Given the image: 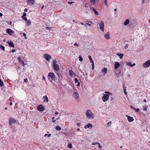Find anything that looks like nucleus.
I'll use <instances>...</instances> for the list:
<instances>
[{"mask_svg": "<svg viewBox=\"0 0 150 150\" xmlns=\"http://www.w3.org/2000/svg\"><path fill=\"white\" fill-rule=\"evenodd\" d=\"M148 107V106L147 105H145L143 107V110L146 112L147 110V109Z\"/></svg>", "mask_w": 150, "mask_h": 150, "instance_id": "27", "label": "nucleus"}, {"mask_svg": "<svg viewBox=\"0 0 150 150\" xmlns=\"http://www.w3.org/2000/svg\"><path fill=\"white\" fill-rule=\"evenodd\" d=\"M117 54L120 57V59H121L123 57L124 55L123 53L121 54L120 53H117Z\"/></svg>", "mask_w": 150, "mask_h": 150, "instance_id": "23", "label": "nucleus"}, {"mask_svg": "<svg viewBox=\"0 0 150 150\" xmlns=\"http://www.w3.org/2000/svg\"><path fill=\"white\" fill-rule=\"evenodd\" d=\"M23 35L24 36V37H25L26 36V34L25 33H23Z\"/></svg>", "mask_w": 150, "mask_h": 150, "instance_id": "60", "label": "nucleus"}, {"mask_svg": "<svg viewBox=\"0 0 150 150\" xmlns=\"http://www.w3.org/2000/svg\"><path fill=\"white\" fill-rule=\"evenodd\" d=\"M0 86H4V83L0 78Z\"/></svg>", "mask_w": 150, "mask_h": 150, "instance_id": "28", "label": "nucleus"}, {"mask_svg": "<svg viewBox=\"0 0 150 150\" xmlns=\"http://www.w3.org/2000/svg\"><path fill=\"white\" fill-rule=\"evenodd\" d=\"M3 16V14L1 13H0V16Z\"/></svg>", "mask_w": 150, "mask_h": 150, "instance_id": "61", "label": "nucleus"}, {"mask_svg": "<svg viewBox=\"0 0 150 150\" xmlns=\"http://www.w3.org/2000/svg\"><path fill=\"white\" fill-rule=\"evenodd\" d=\"M74 81H75V83H77L79 82L78 79L76 78L75 79Z\"/></svg>", "mask_w": 150, "mask_h": 150, "instance_id": "36", "label": "nucleus"}, {"mask_svg": "<svg viewBox=\"0 0 150 150\" xmlns=\"http://www.w3.org/2000/svg\"><path fill=\"white\" fill-rule=\"evenodd\" d=\"M105 38L107 39H109L110 38V33L109 32H107L106 34L104 35Z\"/></svg>", "mask_w": 150, "mask_h": 150, "instance_id": "17", "label": "nucleus"}, {"mask_svg": "<svg viewBox=\"0 0 150 150\" xmlns=\"http://www.w3.org/2000/svg\"><path fill=\"white\" fill-rule=\"evenodd\" d=\"M16 121L13 118H11L9 120V124L11 125L12 123H14Z\"/></svg>", "mask_w": 150, "mask_h": 150, "instance_id": "20", "label": "nucleus"}, {"mask_svg": "<svg viewBox=\"0 0 150 150\" xmlns=\"http://www.w3.org/2000/svg\"><path fill=\"white\" fill-rule=\"evenodd\" d=\"M100 29L102 31L104 32V23L103 21H101V22L99 24Z\"/></svg>", "mask_w": 150, "mask_h": 150, "instance_id": "6", "label": "nucleus"}, {"mask_svg": "<svg viewBox=\"0 0 150 150\" xmlns=\"http://www.w3.org/2000/svg\"><path fill=\"white\" fill-rule=\"evenodd\" d=\"M96 1V0H90L89 2L90 7L95 5Z\"/></svg>", "mask_w": 150, "mask_h": 150, "instance_id": "10", "label": "nucleus"}, {"mask_svg": "<svg viewBox=\"0 0 150 150\" xmlns=\"http://www.w3.org/2000/svg\"><path fill=\"white\" fill-rule=\"evenodd\" d=\"M120 66V64L118 62H116L115 64V69H117Z\"/></svg>", "mask_w": 150, "mask_h": 150, "instance_id": "21", "label": "nucleus"}, {"mask_svg": "<svg viewBox=\"0 0 150 150\" xmlns=\"http://www.w3.org/2000/svg\"><path fill=\"white\" fill-rule=\"evenodd\" d=\"M86 115L88 119H93L94 117V114L90 110H87Z\"/></svg>", "mask_w": 150, "mask_h": 150, "instance_id": "1", "label": "nucleus"}, {"mask_svg": "<svg viewBox=\"0 0 150 150\" xmlns=\"http://www.w3.org/2000/svg\"><path fill=\"white\" fill-rule=\"evenodd\" d=\"M10 105H12V102H11V103H10Z\"/></svg>", "mask_w": 150, "mask_h": 150, "instance_id": "64", "label": "nucleus"}, {"mask_svg": "<svg viewBox=\"0 0 150 150\" xmlns=\"http://www.w3.org/2000/svg\"><path fill=\"white\" fill-rule=\"evenodd\" d=\"M23 19L25 20V21H27L28 20H27V18L26 17H24L23 18Z\"/></svg>", "mask_w": 150, "mask_h": 150, "instance_id": "50", "label": "nucleus"}, {"mask_svg": "<svg viewBox=\"0 0 150 150\" xmlns=\"http://www.w3.org/2000/svg\"><path fill=\"white\" fill-rule=\"evenodd\" d=\"M45 107L42 104L39 105L37 108V110L39 111L42 112L44 110Z\"/></svg>", "mask_w": 150, "mask_h": 150, "instance_id": "5", "label": "nucleus"}, {"mask_svg": "<svg viewBox=\"0 0 150 150\" xmlns=\"http://www.w3.org/2000/svg\"><path fill=\"white\" fill-rule=\"evenodd\" d=\"M143 101L144 102H146V100L145 99H144L143 100Z\"/></svg>", "mask_w": 150, "mask_h": 150, "instance_id": "63", "label": "nucleus"}, {"mask_svg": "<svg viewBox=\"0 0 150 150\" xmlns=\"http://www.w3.org/2000/svg\"><path fill=\"white\" fill-rule=\"evenodd\" d=\"M104 2L105 3V5L107 6H108V4L107 3V0H104Z\"/></svg>", "mask_w": 150, "mask_h": 150, "instance_id": "37", "label": "nucleus"}, {"mask_svg": "<svg viewBox=\"0 0 150 150\" xmlns=\"http://www.w3.org/2000/svg\"><path fill=\"white\" fill-rule=\"evenodd\" d=\"M80 83L79 82L78 83V84H77V86H80Z\"/></svg>", "mask_w": 150, "mask_h": 150, "instance_id": "52", "label": "nucleus"}, {"mask_svg": "<svg viewBox=\"0 0 150 150\" xmlns=\"http://www.w3.org/2000/svg\"><path fill=\"white\" fill-rule=\"evenodd\" d=\"M53 64L54 70L56 71H58L59 70V67L57 64V61L56 59H54L53 60Z\"/></svg>", "mask_w": 150, "mask_h": 150, "instance_id": "4", "label": "nucleus"}, {"mask_svg": "<svg viewBox=\"0 0 150 150\" xmlns=\"http://www.w3.org/2000/svg\"><path fill=\"white\" fill-rule=\"evenodd\" d=\"M124 93L126 95H127V92L126 91V90L124 88Z\"/></svg>", "mask_w": 150, "mask_h": 150, "instance_id": "43", "label": "nucleus"}, {"mask_svg": "<svg viewBox=\"0 0 150 150\" xmlns=\"http://www.w3.org/2000/svg\"><path fill=\"white\" fill-rule=\"evenodd\" d=\"M27 2L28 4L33 5L35 3V0H27Z\"/></svg>", "mask_w": 150, "mask_h": 150, "instance_id": "14", "label": "nucleus"}, {"mask_svg": "<svg viewBox=\"0 0 150 150\" xmlns=\"http://www.w3.org/2000/svg\"><path fill=\"white\" fill-rule=\"evenodd\" d=\"M15 51H16V50H15V49H14V50H12V52H14Z\"/></svg>", "mask_w": 150, "mask_h": 150, "instance_id": "56", "label": "nucleus"}, {"mask_svg": "<svg viewBox=\"0 0 150 150\" xmlns=\"http://www.w3.org/2000/svg\"><path fill=\"white\" fill-rule=\"evenodd\" d=\"M142 4H143L144 3V0H142Z\"/></svg>", "mask_w": 150, "mask_h": 150, "instance_id": "53", "label": "nucleus"}, {"mask_svg": "<svg viewBox=\"0 0 150 150\" xmlns=\"http://www.w3.org/2000/svg\"><path fill=\"white\" fill-rule=\"evenodd\" d=\"M126 64L127 66H131V67L132 64L131 62H126Z\"/></svg>", "mask_w": 150, "mask_h": 150, "instance_id": "34", "label": "nucleus"}, {"mask_svg": "<svg viewBox=\"0 0 150 150\" xmlns=\"http://www.w3.org/2000/svg\"><path fill=\"white\" fill-rule=\"evenodd\" d=\"M92 125L91 124L88 123L84 126V128L86 129L88 128L91 129L92 127Z\"/></svg>", "mask_w": 150, "mask_h": 150, "instance_id": "13", "label": "nucleus"}, {"mask_svg": "<svg viewBox=\"0 0 150 150\" xmlns=\"http://www.w3.org/2000/svg\"><path fill=\"white\" fill-rule=\"evenodd\" d=\"M130 107L132 108V109H133L134 110H136V111L137 112H138L139 111V108H137L136 109L132 105H130Z\"/></svg>", "mask_w": 150, "mask_h": 150, "instance_id": "25", "label": "nucleus"}, {"mask_svg": "<svg viewBox=\"0 0 150 150\" xmlns=\"http://www.w3.org/2000/svg\"><path fill=\"white\" fill-rule=\"evenodd\" d=\"M150 65V59L148 60L144 63L143 65V67L145 68H147Z\"/></svg>", "mask_w": 150, "mask_h": 150, "instance_id": "8", "label": "nucleus"}, {"mask_svg": "<svg viewBox=\"0 0 150 150\" xmlns=\"http://www.w3.org/2000/svg\"><path fill=\"white\" fill-rule=\"evenodd\" d=\"M105 93L107 94L104 95L102 98L104 102L107 101L108 99L109 96L112 94L111 93L108 92H105Z\"/></svg>", "mask_w": 150, "mask_h": 150, "instance_id": "3", "label": "nucleus"}, {"mask_svg": "<svg viewBox=\"0 0 150 150\" xmlns=\"http://www.w3.org/2000/svg\"><path fill=\"white\" fill-rule=\"evenodd\" d=\"M129 23V19H127L124 22V24L125 25H127Z\"/></svg>", "mask_w": 150, "mask_h": 150, "instance_id": "24", "label": "nucleus"}, {"mask_svg": "<svg viewBox=\"0 0 150 150\" xmlns=\"http://www.w3.org/2000/svg\"><path fill=\"white\" fill-rule=\"evenodd\" d=\"M112 123V122L111 121H110L108 122L107 124V126L108 127L110 126L111 125Z\"/></svg>", "mask_w": 150, "mask_h": 150, "instance_id": "31", "label": "nucleus"}, {"mask_svg": "<svg viewBox=\"0 0 150 150\" xmlns=\"http://www.w3.org/2000/svg\"><path fill=\"white\" fill-rule=\"evenodd\" d=\"M21 64H22L23 66H24V64L23 61H21Z\"/></svg>", "mask_w": 150, "mask_h": 150, "instance_id": "49", "label": "nucleus"}, {"mask_svg": "<svg viewBox=\"0 0 150 150\" xmlns=\"http://www.w3.org/2000/svg\"><path fill=\"white\" fill-rule=\"evenodd\" d=\"M27 8H25V10H24V11L25 12H27Z\"/></svg>", "mask_w": 150, "mask_h": 150, "instance_id": "59", "label": "nucleus"}, {"mask_svg": "<svg viewBox=\"0 0 150 150\" xmlns=\"http://www.w3.org/2000/svg\"><path fill=\"white\" fill-rule=\"evenodd\" d=\"M107 69L106 68H104L102 70V73H103V75L105 74L107 71Z\"/></svg>", "mask_w": 150, "mask_h": 150, "instance_id": "22", "label": "nucleus"}, {"mask_svg": "<svg viewBox=\"0 0 150 150\" xmlns=\"http://www.w3.org/2000/svg\"><path fill=\"white\" fill-rule=\"evenodd\" d=\"M126 116L127 117L128 120L129 122H132L134 120V119L132 117H130L128 115H126Z\"/></svg>", "mask_w": 150, "mask_h": 150, "instance_id": "19", "label": "nucleus"}, {"mask_svg": "<svg viewBox=\"0 0 150 150\" xmlns=\"http://www.w3.org/2000/svg\"><path fill=\"white\" fill-rule=\"evenodd\" d=\"M6 32L9 35H11L14 33V32L10 29L8 28L6 30Z\"/></svg>", "mask_w": 150, "mask_h": 150, "instance_id": "12", "label": "nucleus"}, {"mask_svg": "<svg viewBox=\"0 0 150 150\" xmlns=\"http://www.w3.org/2000/svg\"><path fill=\"white\" fill-rule=\"evenodd\" d=\"M88 57L91 62H93V61L92 60V58L91 56L90 55H89Z\"/></svg>", "mask_w": 150, "mask_h": 150, "instance_id": "32", "label": "nucleus"}, {"mask_svg": "<svg viewBox=\"0 0 150 150\" xmlns=\"http://www.w3.org/2000/svg\"><path fill=\"white\" fill-rule=\"evenodd\" d=\"M51 134H49L48 135V137H50V136H51Z\"/></svg>", "mask_w": 150, "mask_h": 150, "instance_id": "62", "label": "nucleus"}, {"mask_svg": "<svg viewBox=\"0 0 150 150\" xmlns=\"http://www.w3.org/2000/svg\"><path fill=\"white\" fill-rule=\"evenodd\" d=\"M85 23H86V24H87V25H88V23H92L91 21H86Z\"/></svg>", "mask_w": 150, "mask_h": 150, "instance_id": "46", "label": "nucleus"}, {"mask_svg": "<svg viewBox=\"0 0 150 150\" xmlns=\"http://www.w3.org/2000/svg\"><path fill=\"white\" fill-rule=\"evenodd\" d=\"M69 73L70 76L71 77L76 76V74L71 70H70L69 71Z\"/></svg>", "mask_w": 150, "mask_h": 150, "instance_id": "11", "label": "nucleus"}, {"mask_svg": "<svg viewBox=\"0 0 150 150\" xmlns=\"http://www.w3.org/2000/svg\"><path fill=\"white\" fill-rule=\"evenodd\" d=\"M54 117H53L52 118V121L53 122H55L56 120H54Z\"/></svg>", "mask_w": 150, "mask_h": 150, "instance_id": "48", "label": "nucleus"}, {"mask_svg": "<svg viewBox=\"0 0 150 150\" xmlns=\"http://www.w3.org/2000/svg\"><path fill=\"white\" fill-rule=\"evenodd\" d=\"M128 44H126L125 47V49H126L128 48Z\"/></svg>", "mask_w": 150, "mask_h": 150, "instance_id": "38", "label": "nucleus"}, {"mask_svg": "<svg viewBox=\"0 0 150 150\" xmlns=\"http://www.w3.org/2000/svg\"><path fill=\"white\" fill-rule=\"evenodd\" d=\"M26 16V13L24 12L23 13V16H21L22 18H23V16Z\"/></svg>", "mask_w": 150, "mask_h": 150, "instance_id": "40", "label": "nucleus"}, {"mask_svg": "<svg viewBox=\"0 0 150 150\" xmlns=\"http://www.w3.org/2000/svg\"><path fill=\"white\" fill-rule=\"evenodd\" d=\"M46 29L47 30H49L50 29V28L49 27H46Z\"/></svg>", "mask_w": 150, "mask_h": 150, "instance_id": "58", "label": "nucleus"}, {"mask_svg": "<svg viewBox=\"0 0 150 150\" xmlns=\"http://www.w3.org/2000/svg\"><path fill=\"white\" fill-rule=\"evenodd\" d=\"M98 148H99L100 149H101L102 148V147L100 145V144L99 143L98 144Z\"/></svg>", "mask_w": 150, "mask_h": 150, "instance_id": "44", "label": "nucleus"}, {"mask_svg": "<svg viewBox=\"0 0 150 150\" xmlns=\"http://www.w3.org/2000/svg\"><path fill=\"white\" fill-rule=\"evenodd\" d=\"M17 59L19 61V62H21V61H22L21 58H20V57H18L17 58Z\"/></svg>", "mask_w": 150, "mask_h": 150, "instance_id": "42", "label": "nucleus"}, {"mask_svg": "<svg viewBox=\"0 0 150 150\" xmlns=\"http://www.w3.org/2000/svg\"><path fill=\"white\" fill-rule=\"evenodd\" d=\"M43 57L45 59L48 61L52 58L48 54H44Z\"/></svg>", "mask_w": 150, "mask_h": 150, "instance_id": "9", "label": "nucleus"}, {"mask_svg": "<svg viewBox=\"0 0 150 150\" xmlns=\"http://www.w3.org/2000/svg\"><path fill=\"white\" fill-rule=\"evenodd\" d=\"M79 60L81 62H82L83 60V59L81 56H79Z\"/></svg>", "mask_w": 150, "mask_h": 150, "instance_id": "35", "label": "nucleus"}, {"mask_svg": "<svg viewBox=\"0 0 150 150\" xmlns=\"http://www.w3.org/2000/svg\"><path fill=\"white\" fill-rule=\"evenodd\" d=\"M73 97L76 99L78 100L79 98V94L78 93L75 92H73Z\"/></svg>", "mask_w": 150, "mask_h": 150, "instance_id": "7", "label": "nucleus"}, {"mask_svg": "<svg viewBox=\"0 0 150 150\" xmlns=\"http://www.w3.org/2000/svg\"><path fill=\"white\" fill-rule=\"evenodd\" d=\"M98 143H98V142H96V143L94 142V143H93L92 144L93 145H96V144H98Z\"/></svg>", "mask_w": 150, "mask_h": 150, "instance_id": "39", "label": "nucleus"}, {"mask_svg": "<svg viewBox=\"0 0 150 150\" xmlns=\"http://www.w3.org/2000/svg\"><path fill=\"white\" fill-rule=\"evenodd\" d=\"M42 78L44 80H45V78L44 76H43Z\"/></svg>", "mask_w": 150, "mask_h": 150, "instance_id": "57", "label": "nucleus"}, {"mask_svg": "<svg viewBox=\"0 0 150 150\" xmlns=\"http://www.w3.org/2000/svg\"><path fill=\"white\" fill-rule=\"evenodd\" d=\"M56 129L57 130H60L61 129V128L59 126H57L56 127Z\"/></svg>", "mask_w": 150, "mask_h": 150, "instance_id": "29", "label": "nucleus"}, {"mask_svg": "<svg viewBox=\"0 0 150 150\" xmlns=\"http://www.w3.org/2000/svg\"><path fill=\"white\" fill-rule=\"evenodd\" d=\"M5 47L2 45H0V49H2L4 51H5Z\"/></svg>", "mask_w": 150, "mask_h": 150, "instance_id": "30", "label": "nucleus"}, {"mask_svg": "<svg viewBox=\"0 0 150 150\" xmlns=\"http://www.w3.org/2000/svg\"><path fill=\"white\" fill-rule=\"evenodd\" d=\"M68 147L69 148H72V145L71 143L69 144L68 145Z\"/></svg>", "mask_w": 150, "mask_h": 150, "instance_id": "33", "label": "nucleus"}, {"mask_svg": "<svg viewBox=\"0 0 150 150\" xmlns=\"http://www.w3.org/2000/svg\"><path fill=\"white\" fill-rule=\"evenodd\" d=\"M92 64V68L93 69L94 68V64L93 63V62H91Z\"/></svg>", "mask_w": 150, "mask_h": 150, "instance_id": "45", "label": "nucleus"}, {"mask_svg": "<svg viewBox=\"0 0 150 150\" xmlns=\"http://www.w3.org/2000/svg\"><path fill=\"white\" fill-rule=\"evenodd\" d=\"M31 23V21L30 20H28L26 21V25H30Z\"/></svg>", "mask_w": 150, "mask_h": 150, "instance_id": "26", "label": "nucleus"}, {"mask_svg": "<svg viewBox=\"0 0 150 150\" xmlns=\"http://www.w3.org/2000/svg\"><path fill=\"white\" fill-rule=\"evenodd\" d=\"M90 8L91 10H93L94 13L96 15H98L99 14L96 11V9L93 7L90 6Z\"/></svg>", "mask_w": 150, "mask_h": 150, "instance_id": "16", "label": "nucleus"}, {"mask_svg": "<svg viewBox=\"0 0 150 150\" xmlns=\"http://www.w3.org/2000/svg\"><path fill=\"white\" fill-rule=\"evenodd\" d=\"M7 43L8 44L9 46L11 47H14V45L13 42L11 41H8L7 42Z\"/></svg>", "mask_w": 150, "mask_h": 150, "instance_id": "15", "label": "nucleus"}, {"mask_svg": "<svg viewBox=\"0 0 150 150\" xmlns=\"http://www.w3.org/2000/svg\"><path fill=\"white\" fill-rule=\"evenodd\" d=\"M68 3L69 4H72L73 3V2H68Z\"/></svg>", "mask_w": 150, "mask_h": 150, "instance_id": "55", "label": "nucleus"}, {"mask_svg": "<svg viewBox=\"0 0 150 150\" xmlns=\"http://www.w3.org/2000/svg\"><path fill=\"white\" fill-rule=\"evenodd\" d=\"M135 65H136L134 63L132 65L131 67H133Z\"/></svg>", "mask_w": 150, "mask_h": 150, "instance_id": "54", "label": "nucleus"}, {"mask_svg": "<svg viewBox=\"0 0 150 150\" xmlns=\"http://www.w3.org/2000/svg\"><path fill=\"white\" fill-rule=\"evenodd\" d=\"M74 46H76L77 47H78L79 45L78 44H77V43H76L74 44Z\"/></svg>", "mask_w": 150, "mask_h": 150, "instance_id": "51", "label": "nucleus"}, {"mask_svg": "<svg viewBox=\"0 0 150 150\" xmlns=\"http://www.w3.org/2000/svg\"><path fill=\"white\" fill-rule=\"evenodd\" d=\"M55 78V75L54 73L50 72L49 73L48 75V78L50 81H52V80H54Z\"/></svg>", "mask_w": 150, "mask_h": 150, "instance_id": "2", "label": "nucleus"}, {"mask_svg": "<svg viewBox=\"0 0 150 150\" xmlns=\"http://www.w3.org/2000/svg\"><path fill=\"white\" fill-rule=\"evenodd\" d=\"M81 24L82 25H84L86 27H87V26L86 25V24H84L82 22L81 23Z\"/></svg>", "mask_w": 150, "mask_h": 150, "instance_id": "47", "label": "nucleus"}, {"mask_svg": "<svg viewBox=\"0 0 150 150\" xmlns=\"http://www.w3.org/2000/svg\"><path fill=\"white\" fill-rule=\"evenodd\" d=\"M24 82H25V83H27V82H28V79H24Z\"/></svg>", "mask_w": 150, "mask_h": 150, "instance_id": "41", "label": "nucleus"}, {"mask_svg": "<svg viewBox=\"0 0 150 150\" xmlns=\"http://www.w3.org/2000/svg\"><path fill=\"white\" fill-rule=\"evenodd\" d=\"M43 101L44 102H48L49 99L46 96H44L43 97Z\"/></svg>", "mask_w": 150, "mask_h": 150, "instance_id": "18", "label": "nucleus"}]
</instances>
